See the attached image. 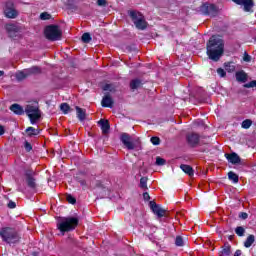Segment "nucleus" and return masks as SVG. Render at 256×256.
Returning <instances> with one entry per match:
<instances>
[{"instance_id":"obj_21","label":"nucleus","mask_w":256,"mask_h":256,"mask_svg":"<svg viewBox=\"0 0 256 256\" xmlns=\"http://www.w3.org/2000/svg\"><path fill=\"white\" fill-rule=\"evenodd\" d=\"M141 87H143V81H141V79L136 78L130 81V89L132 91H135V89H139Z\"/></svg>"},{"instance_id":"obj_47","label":"nucleus","mask_w":256,"mask_h":256,"mask_svg":"<svg viewBox=\"0 0 256 256\" xmlns=\"http://www.w3.org/2000/svg\"><path fill=\"white\" fill-rule=\"evenodd\" d=\"M239 217L240 219H247V217H249V214H247V212H240Z\"/></svg>"},{"instance_id":"obj_33","label":"nucleus","mask_w":256,"mask_h":256,"mask_svg":"<svg viewBox=\"0 0 256 256\" xmlns=\"http://www.w3.org/2000/svg\"><path fill=\"white\" fill-rule=\"evenodd\" d=\"M147 181H149V178H147V177L140 178V189H149L147 187Z\"/></svg>"},{"instance_id":"obj_43","label":"nucleus","mask_w":256,"mask_h":256,"mask_svg":"<svg viewBox=\"0 0 256 256\" xmlns=\"http://www.w3.org/2000/svg\"><path fill=\"white\" fill-rule=\"evenodd\" d=\"M217 74L219 75V77H227V72L223 68H218Z\"/></svg>"},{"instance_id":"obj_18","label":"nucleus","mask_w":256,"mask_h":256,"mask_svg":"<svg viewBox=\"0 0 256 256\" xmlns=\"http://www.w3.org/2000/svg\"><path fill=\"white\" fill-rule=\"evenodd\" d=\"M113 103H114L113 98L109 94L105 95L101 101L102 107H109L110 109L113 108Z\"/></svg>"},{"instance_id":"obj_51","label":"nucleus","mask_w":256,"mask_h":256,"mask_svg":"<svg viewBox=\"0 0 256 256\" xmlns=\"http://www.w3.org/2000/svg\"><path fill=\"white\" fill-rule=\"evenodd\" d=\"M233 239H235V235H229V236H228V240H229V241H233Z\"/></svg>"},{"instance_id":"obj_44","label":"nucleus","mask_w":256,"mask_h":256,"mask_svg":"<svg viewBox=\"0 0 256 256\" xmlns=\"http://www.w3.org/2000/svg\"><path fill=\"white\" fill-rule=\"evenodd\" d=\"M97 5L99 7H105V5H107V0H97Z\"/></svg>"},{"instance_id":"obj_38","label":"nucleus","mask_w":256,"mask_h":256,"mask_svg":"<svg viewBox=\"0 0 256 256\" xmlns=\"http://www.w3.org/2000/svg\"><path fill=\"white\" fill-rule=\"evenodd\" d=\"M245 89H253V87H256V80H252L246 84L243 85Z\"/></svg>"},{"instance_id":"obj_7","label":"nucleus","mask_w":256,"mask_h":256,"mask_svg":"<svg viewBox=\"0 0 256 256\" xmlns=\"http://www.w3.org/2000/svg\"><path fill=\"white\" fill-rule=\"evenodd\" d=\"M35 175H37V173H35L33 169H27L24 171L25 183L31 191H37V187H39Z\"/></svg>"},{"instance_id":"obj_48","label":"nucleus","mask_w":256,"mask_h":256,"mask_svg":"<svg viewBox=\"0 0 256 256\" xmlns=\"http://www.w3.org/2000/svg\"><path fill=\"white\" fill-rule=\"evenodd\" d=\"M243 59H244V61L249 63V61H251V56L249 54L245 53Z\"/></svg>"},{"instance_id":"obj_49","label":"nucleus","mask_w":256,"mask_h":256,"mask_svg":"<svg viewBox=\"0 0 256 256\" xmlns=\"http://www.w3.org/2000/svg\"><path fill=\"white\" fill-rule=\"evenodd\" d=\"M1 135H5V127L0 125V137Z\"/></svg>"},{"instance_id":"obj_10","label":"nucleus","mask_w":256,"mask_h":256,"mask_svg":"<svg viewBox=\"0 0 256 256\" xmlns=\"http://www.w3.org/2000/svg\"><path fill=\"white\" fill-rule=\"evenodd\" d=\"M149 205H150L151 211L154 213V215H157L159 219H161V217H165V213H167V210L163 209L155 201H150Z\"/></svg>"},{"instance_id":"obj_34","label":"nucleus","mask_w":256,"mask_h":256,"mask_svg":"<svg viewBox=\"0 0 256 256\" xmlns=\"http://www.w3.org/2000/svg\"><path fill=\"white\" fill-rule=\"evenodd\" d=\"M235 233L238 237H243L245 235V228L243 226H238L235 228Z\"/></svg>"},{"instance_id":"obj_31","label":"nucleus","mask_w":256,"mask_h":256,"mask_svg":"<svg viewBox=\"0 0 256 256\" xmlns=\"http://www.w3.org/2000/svg\"><path fill=\"white\" fill-rule=\"evenodd\" d=\"M81 39H82V43H91V40L93 39L92 37H91V34H89V33H84L83 35H82V37H81Z\"/></svg>"},{"instance_id":"obj_14","label":"nucleus","mask_w":256,"mask_h":256,"mask_svg":"<svg viewBox=\"0 0 256 256\" xmlns=\"http://www.w3.org/2000/svg\"><path fill=\"white\" fill-rule=\"evenodd\" d=\"M5 29L9 37H17V33L21 32V27L16 24H6Z\"/></svg>"},{"instance_id":"obj_8","label":"nucleus","mask_w":256,"mask_h":256,"mask_svg":"<svg viewBox=\"0 0 256 256\" xmlns=\"http://www.w3.org/2000/svg\"><path fill=\"white\" fill-rule=\"evenodd\" d=\"M25 113L29 117L31 125H35L41 119V110L37 106L27 105Z\"/></svg>"},{"instance_id":"obj_45","label":"nucleus","mask_w":256,"mask_h":256,"mask_svg":"<svg viewBox=\"0 0 256 256\" xmlns=\"http://www.w3.org/2000/svg\"><path fill=\"white\" fill-rule=\"evenodd\" d=\"M143 199L144 201H149L151 199V196L149 195V192L143 193Z\"/></svg>"},{"instance_id":"obj_9","label":"nucleus","mask_w":256,"mask_h":256,"mask_svg":"<svg viewBox=\"0 0 256 256\" xmlns=\"http://www.w3.org/2000/svg\"><path fill=\"white\" fill-rule=\"evenodd\" d=\"M4 15L7 19H17L19 17V11L15 8L13 1H7L4 6Z\"/></svg>"},{"instance_id":"obj_50","label":"nucleus","mask_w":256,"mask_h":256,"mask_svg":"<svg viewBox=\"0 0 256 256\" xmlns=\"http://www.w3.org/2000/svg\"><path fill=\"white\" fill-rule=\"evenodd\" d=\"M241 250H236L234 253V256H241Z\"/></svg>"},{"instance_id":"obj_19","label":"nucleus","mask_w":256,"mask_h":256,"mask_svg":"<svg viewBox=\"0 0 256 256\" xmlns=\"http://www.w3.org/2000/svg\"><path fill=\"white\" fill-rule=\"evenodd\" d=\"M180 169L189 177H193L195 175V170L193 169V167H191V165L181 164Z\"/></svg>"},{"instance_id":"obj_39","label":"nucleus","mask_w":256,"mask_h":256,"mask_svg":"<svg viewBox=\"0 0 256 256\" xmlns=\"http://www.w3.org/2000/svg\"><path fill=\"white\" fill-rule=\"evenodd\" d=\"M150 142L152 143V145H161V138L153 136L151 137Z\"/></svg>"},{"instance_id":"obj_2","label":"nucleus","mask_w":256,"mask_h":256,"mask_svg":"<svg viewBox=\"0 0 256 256\" xmlns=\"http://www.w3.org/2000/svg\"><path fill=\"white\" fill-rule=\"evenodd\" d=\"M0 237L8 245H17L21 242V234L13 227H3L0 230Z\"/></svg>"},{"instance_id":"obj_13","label":"nucleus","mask_w":256,"mask_h":256,"mask_svg":"<svg viewBox=\"0 0 256 256\" xmlns=\"http://www.w3.org/2000/svg\"><path fill=\"white\" fill-rule=\"evenodd\" d=\"M120 141L123 143V145L128 149L129 151H133L135 149V144L131 142V135L127 133H122L120 135Z\"/></svg>"},{"instance_id":"obj_52","label":"nucleus","mask_w":256,"mask_h":256,"mask_svg":"<svg viewBox=\"0 0 256 256\" xmlns=\"http://www.w3.org/2000/svg\"><path fill=\"white\" fill-rule=\"evenodd\" d=\"M5 75V72L3 70H0V77H3Z\"/></svg>"},{"instance_id":"obj_3","label":"nucleus","mask_w":256,"mask_h":256,"mask_svg":"<svg viewBox=\"0 0 256 256\" xmlns=\"http://www.w3.org/2000/svg\"><path fill=\"white\" fill-rule=\"evenodd\" d=\"M79 225V218L77 217H64L61 222L57 224V229L61 233H69V231H75Z\"/></svg>"},{"instance_id":"obj_46","label":"nucleus","mask_w":256,"mask_h":256,"mask_svg":"<svg viewBox=\"0 0 256 256\" xmlns=\"http://www.w3.org/2000/svg\"><path fill=\"white\" fill-rule=\"evenodd\" d=\"M15 207H17V204L13 201H9L8 208L9 209H15Z\"/></svg>"},{"instance_id":"obj_24","label":"nucleus","mask_w":256,"mask_h":256,"mask_svg":"<svg viewBox=\"0 0 256 256\" xmlns=\"http://www.w3.org/2000/svg\"><path fill=\"white\" fill-rule=\"evenodd\" d=\"M25 131L28 137H37L41 133V130L35 129L33 126L28 127Z\"/></svg>"},{"instance_id":"obj_11","label":"nucleus","mask_w":256,"mask_h":256,"mask_svg":"<svg viewBox=\"0 0 256 256\" xmlns=\"http://www.w3.org/2000/svg\"><path fill=\"white\" fill-rule=\"evenodd\" d=\"M236 5H242L246 13H251L253 7H255V2L253 0H232Z\"/></svg>"},{"instance_id":"obj_27","label":"nucleus","mask_w":256,"mask_h":256,"mask_svg":"<svg viewBox=\"0 0 256 256\" xmlns=\"http://www.w3.org/2000/svg\"><path fill=\"white\" fill-rule=\"evenodd\" d=\"M27 77H29V72L20 71L16 73L17 81H23L24 79H27Z\"/></svg>"},{"instance_id":"obj_37","label":"nucleus","mask_w":256,"mask_h":256,"mask_svg":"<svg viewBox=\"0 0 256 256\" xmlns=\"http://www.w3.org/2000/svg\"><path fill=\"white\" fill-rule=\"evenodd\" d=\"M40 19L42 21H49V19H51V14L47 13V12H42L40 14Z\"/></svg>"},{"instance_id":"obj_6","label":"nucleus","mask_w":256,"mask_h":256,"mask_svg":"<svg viewBox=\"0 0 256 256\" xmlns=\"http://www.w3.org/2000/svg\"><path fill=\"white\" fill-rule=\"evenodd\" d=\"M129 15L137 29L140 31H145V29H147V21H145L143 14L132 10L129 12Z\"/></svg>"},{"instance_id":"obj_36","label":"nucleus","mask_w":256,"mask_h":256,"mask_svg":"<svg viewBox=\"0 0 256 256\" xmlns=\"http://www.w3.org/2000/svg\"><path fill=\"white\" fill-rule=\"evenodd\" d=\"M66 201H68V203H70V205H75V203H77V199H75V197H73V195L68 194L66 196Z\"/></svg>"},{"instance_id":"obj_1","label":"nucleus","mask_w":256,"mask_h":256,"mask_svg":"<svg viewBox=\"0 0 256 256\" xmlns=\"http://www.w3.org/2000/svg\"><path fill=\"white\" fill-rule=\"evenodd\" d=\"M225 53V44L221 38L216 36L210 37L206 44V54L211 61H219Z\"/></svg>"},{"instance_id":"obj_42","label":"nucleus","mask_w":256,"mask_h":256,"mask_svg":"<svg viewBox=\"0 0 256 256\" xmlns=\"http://www.w3.org/2000/svg\"><path fill=\"white\" fill-rule=\"evenodd\" d=\"M167 163V161L161 157H156V165L163 166Z\"/></svg>"},{"instance_id":"obj_12","label":"nucleus","mask_w":256,"mask_h":256,"mask_svg":"<svg viewBox=\"0 0 256 256\" xmlns=\"http://www.w3.org/2000/svg\"><path fill=\"white\" fill-rule=\"evenodd\" d=\"M186 141L190 147H197L199 141H201V136L195 132L188 133L186 135Z\"/></svg>"},{"instance_id":"obj_35","label":"nucleus","mask_w":256,"mask_h":256,"mask_svg":"<svg viewBox=\"0 0 256 256\" xmlns=\"http://www.w3.org/2000/svg\"><path fill=\"white\" fill-rule=\"evenodd\" d=\"M175 245H176V247H183L185 245V243L183 241V237L176 236Z\"/></svg>"},{"instance_id":"obj_22","label":"nucleus","mask_w":256,"mask_h":256,"mask_svg":"<svg viewBox=\"0 0 256 256\" xmlns=\"http://www.w3.org/2000/svg\"><path fill=\"white\" fill-rule=\"evenodd\" d=\"M236 81L238 83H247V73L243 70L236 72Z\"/></svg>"},{"instance_id":"obj_28","label":"nucleus","mask_w":256,"mask_h":256,"mask_svg":"<svg viewBox=\"0 0 256 256\" xmlns=\"http://www.w3.org/2000/svg\"><path fill=\"white\" fill-rule=\"evenodd\" d=\"M60 111H62L64 115H67L71 111V106L67 103H62L60 105Z\"/></svg>"},{"instance_id":"obj_32","label":"nucleus","mask_w":256,"mask_h":256,"mask_svg":"<svg viewBox=\"0 0 256 256\" xmlns=\"http://www.w3.org/2000/svg\"><path fill=\"white\" fill-rule=\"evenodd\" d=\"M102 89L104 91H110V93H115L116 89H115V85L113 84H105Z\"/></svg>"},{"instance_id":"obj_41","label":"nucleus","mask_w":256,"mask_h":256,"mask_svg":"<svg viewBox=\"0 0 256 256\" xmlns=\"http://www.w3.org/2000/svg\"><path fill=\"white\" fill-rule=\"evenodd\" d=\"M24 149H25V151H27V153H30L33 150V146L28 141H25Z\"/></svg>"},{"instance_id":"obj_4","label":"nucleus","mask_w":256,"mask_h":256,"mask_svg":"<svg viewBox=\"0 0 256 256\" xmlns=\"http://www.w3.org/2000/svg\"><path fill=\"white\" fill-rule=\"evenodd\" d=\"M44 35L49 41H59L63 37V32L59 28V25H49L44 30Z\"/></svg>"},{"instance_id":"obj_20","label":"nucleus","mask_w":256,"mask_h":256,"mask_svg":"<svg viewBox=\"0 0 256 256\" xmlns=\"http://www.w3.org/2000/svg\"><path fill=\"white\" fill-rule=\"evenodd\" d=\"M76 115L79 119V121H85L86 117H87V110L76 106Z\"/></svg>"},{"instance_id":"obj_29","label":"nucleus","mask_w":256,"mask_h":256,"mask_svg":"<svg viewBox=\"0 0 256 256\" xmlns=\"http://www.w3.org/2000/svg\"><path fill=\"white\" fill-rule=\"evenodd\" d=\"M228 179L233 181V183H239V176L233 171L228 173Z\"/></svg>"},{"instance_id":"obj_17","label":"nucleus","mask_w":256,"mask_h":256,"mask_svg":"<svg viewBox=\"0 0 256 256\" xmlns=\"http://www.w3.org/2000/svg\"><path fill=\"white\" fill-rule=\"evenodd\" d=\"M10 111H12V113H14V115H23V113H25V110L23 109V106L14 103L9 107Z\"/></svg>"},{"instance_id":"obj_40","label":"nucleus","mask_w":256,"mask_h":256,"mask_svg":"<svg viewBox=\"0 0 256 256\" xmlns=\"http://www.w3.org/2000/svg\"><path fill=\"white\" fill-rule=\"evenodd\" d=\"M76 181H77L78 183H80V185H81L82 187H87V181H85V179L81 178L80 175H77V176H76Z\"/></svg>"},{"instance_id":"obj_23","label":"nucleus","mask_w":256,"mask_h":256,"mask_svg":"<svg viewBox=\"0 0 256 256\" xmlns=\"http://www.w3.org/2000/svg\"><path fill=\"white\" fill-rule=\"evenodd\" d=\"M231 255V244L229 242H225L222 246V250L220 251V256H229Z\"/></svg>"},{"instance_id":"obj_26","label":"nucleus","mask_w":256,"mask_h":256,"mask_svg":"<svg viewBox=\"0 0 256 256\" xmlns=\"http://www.w3.org/2000/svg\"><path fill=\"white\" fill-rule=\"evenodd\" d=\"M28 75H39L41 73V68L39 66H32L28 70H26Z\"/></svg>"},{"instance_id":"obj_30","label":"nucleus","mask_w":256,"mask_h":256,"mask_svg":"<svg viewBox=\"0 0 256 256\" xmlns=\"http://www.w3.org/2000/svg\"><path fill=\"white\" fill-rule=\"evenodd\" d=\"M251 125H253V120L246 119V120L242 121L241 127H242V129H249L251 127Z\"/></svg>"},{"instance_id":"obj_5","label":"nucleus","mask_w":256,"mask_h":256,"mask_svg":"<svg viewBox=\"0 0 256 256\" xmlns=\"http://www.w3.org/2000/svg\"><path fill=\"white\" fill-rule=\"evenodd\" d=\"M199 11L202 15H205L206 17H217L219 15V7L209 2L203 3L199 7Z\"/></svg>"},{"instance_id":"obj_25","label":"nucleus","mask_w":256,"mask_h":256,"mask_svg":"<svg viewBox=\"0 0 256 256\" xmlns=\"http://www.w3.org/2000/svg\"><path fill=\"white\" fill-rule=\"evenodd\" d=\"M253 243H255V235L250 234L244 241V247H246V249H249V247H251Z\"/></svg>"},{"instance_id":"obj_15","label":"nucleus","mask_w":256,"mask_h":256,"mask_svg":"<svg viewBox=\"0 0 256 256\" xmlns=\"http://www.w3.org/2000/svg\"><path fill=\"white\" fill-rule=\"evenodd\" d=\"M225 157L227 159V161H229V163H232V165H239V163H241V157H239V155L235 152L232 153H226Z\"/></svg>"},{"instance_id":"obj_16","label":"nucleus","mask_w":256,"mask_h":256,"mask_svg":"<svg viewBox=\"0 0 256 256\" xmlns=\"http://www.w3.org/2000/svg\"><path fill=\"white\" fill-rule=\"evenodd\" d=\"M98 125L100 126L103 135H107V133H109L111 129V124H109V120L100 119Z\"/></svg>"}]
</instances>
